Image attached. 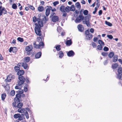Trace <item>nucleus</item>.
Instances as JSON below:
<instances>
[{
  "label": "nucleus",
  "mask_w": 122,
  "mask_h": 122,
  "mask_svg": "<svg viewBox=\"0 0 122 122\" xmlns=\"http://www.w3.org/2000/svg\"><path fill=\"white\" fill-rule=\"evenodd\" d=\"M24 71L23 70H20L17 73V74L19 76V81H18V84L19 86H21L23 84L25 81V79L22 75L24 74Z\"/></svg>",
  "instance_id": "1"
},
{
  "label": "nucleus",
  "mask_w": 122,
  "mask_h": 122,
  "mask_svg": "<svg viewBox=\"0 0 122 122\" xmlns=\"http://www.w3.org/2000/svg\"><path fill=\"white\" fill-rule=\"evenodd\" d=\"M21 97V95L20 94H17L15 96V97L14 98V102L12 103L13 106L14 107H16V103L20 102V98Z\"/></svg>",
  "instance_id": "2"
},
{
  "label": "nucleus",
  "mask_w": 122,
  "mask_h": 122,
  "mask_svg": "<svg viewBox=\"0 0 122 122\" xmlns=\"http://www.w3.org/2000/svg\"><path fill=\"white\" fill-rule=\"evenodd\" d=\"M83 11V9H82L80 11L79 15L76 18L75 21L76 23H79L83 20L84 18L82 14Z\"/></svg>",
  "instance_id": "3"
},
{
  "label": "nucleus",
  "mask_w": 122,
  "mask_h": 122,
  "mask_svg": "<svg viewBox=\"0 0 122 122\" xmlns=\"http://www.w3.org/2000/svg\"><path fill=\"white\" fill-rule=\"evenodd\" d=\"M36 42H34L33 46L36 49H40L43 48L44 46V43L43 41H41L39 43V44H37Z\"/></svg>",
  "instance_id": "4"
},
{
  "label": "nucleus",
  "mask_w": 122,
  "mask_h": 122,
  "mask_svg": "<svg viewBox=\"0 0 122 122\" xmlns=\"http://www.w3.org/2000/svg\"><path fill=\"white\" fill-rule=\"evenodd\" d=\"M35 25L36 26L35 27V32L36 34L39 36H41L42 35L41 32V28L39 27V25H37L36 23Z\"/></svg>",
  "instance_id": "5"
},
{
  "label": "nucleus",
  "mask_w": 122,
  "mask_h": 122,
  "mask_svg": "<svg viewBox=\"0 0 122 122\" xmlns=\"http://www.w3.org/2000/svg\"><path fill=\"white\" fill-rule=\"evenodd\" d=\"M33 46L32 45H29L26 46L25 48V50L26 54L28 55H30L33 52Z\"/></svg>",
  "instance_id": "6"
},
{
  "label": "nucleus",
  "mask_w": 122,
  "mask_h": 122,
  "mask_svg": "<svg viewBox=\"0 0 122 122\" xmlns=\"http://www.w3.org/2000/svg\"><path fill=\"white\" fill-rule=\"evenodd\" d=\"M15 78V76L14 75L11 74H10L7 76L5 81L6 82H10L12 80L14 79Z\"/></svg>",
  "instance_id": "7"
},
{
  "label": "nucleus",
  "mask_w": 122,
  "mask_h": 122,
  "mask_svg": "<svg viewBox=\"0 0 122 122\" xmlns=\"http://www.w3.org/2000/svg\"><path fill=\"white\" fill-rule=\"evenodd\" d=\"M2 6L1 5L0 6V16L2 15V14L5 15L7 13V11L4 7H2Z\"/></svg>",
  "instance_id": "8"
},
{
  "label": "nucleus",
  "mask_w": 122,
  "mask_h": 122,
  "mask_svg": "<svg viewBox=\"0 0 122 122\" xmlns=\"http://www.w3.org/2000/svg\"><path fill=\"white\" fill-rule=\"evenodd\" d=\"M118 73L117 74V78L119 79H120L122 76V68L121 67L119 68L118 69Z\"/></svg>",
  "instance_id": "9"
},
{
  "label": "nucleus",
  "mask_w": 122,
  "mask_h": 122,
  "mask_svg": "<svg viewBox=\"0 0 122 122\" xmlns=\"http://www.w3.org/2000/svg\"><path fill=\"white\" fill-rule=\"evenodd\" d=\"M46 7L47 8L46 10L45 15L47 17L50 14L51 10L52 9V7L50 6H47Z\"/></svg>",
  "instance_id": "10"
},
{
  "label": "nucleus",
  "mask_w": 122,
  "mask_h": 122,
  "mask_svg": "<svg viewBox=\"0 0 122 122\" xmlns=\"http://www.w3.org/2000/svg\"><path fill=\"white\" fill-rule=\"evenodd\" d=\"M17 66H22L25 69H26L28 67L27 64L26 63H19L17 64Z\"/></svg>",
  "instance_id": "11"
},
{
  "label": "nucleus",
  "mask_w": 122,
  "mask_h": 122,
  "mask_svg": "<svg viewBox=\"0 0 122 122\" xmlns=\"http://www.w3.org/2000/svg\"><path fill=\"white\" fill-rule=\"evenodd\" d=\"M17 51V49L16 47H11L9 49V52H11L12 51L13 53H15Z\"/></svg>",
  "instance_id": "12"
},
{
  "label": "nucleus",
  "mask_w": 122,
  "mask_h": 122,
  "mask_svg": "<svg viewBox=\"0 0 122 122\" xmlns=\"http://www.w3.org/2000/svg\"><path fill=\"white\" fill-rule=\"evenodd\" d=\"M37 21L38 22V23L36 24H37V25H39V27H41L43 26V23L41 19L38 18Z\"/></svg>",
  "instance_id": "13"
},
{
  "label": "nucleus",
  "mask_w": 122,
  "mask_h": 122,
  "mask_svg": "<svg viewBox=\"0 0 122 122\" xmlns=\"http://www.w3.org/2000/svg\"><path fill=\"white\" fill-rule=\"evenodd\" d=\"M74 54V52L72 50L69 51L67 53V55L69 57L73 56Z\"/></svg>",
  "instance_id": "14"
},
{
  "label": "nucleus",
  "mask_w": 122,
  "mask_h": 122,
  "mask_svg": "<svg viewBox=\"0 0 122 122\" xmlns=\"http://www.w3.org/2000/svg\"><path fill=\"white\" fill-rule=\"evenodd\" d=\"M77 28L79 31L80 32H82L84 30V28L82 25L79 24L78 25Z\"/></svg>",
  "instance_id": "15"
},
{
  "label": "nucleus",
  "mask_w": 122,
  "mask_h": 122,
  "mask_svg": "<svg viewBox=\"0 0 122 122\" xmlns=\"http://www.w3.org/2000/svg\"><path fill=\"white\" fill-rule=\"evenodd\" d=\"M51 19L53 22H55L58 20L59 18L57 16H54L52 17Z\"/></svg>",
  "instance_id": "16"
},
{
  "label": "nucleus",
  "mask_w": 122,
  "mask_h": 122,
  "mask_svg": "<svg viewBox=\"0 0 122 122\" xmlns=\"http://www.w3.org/2000/svg\"><path fill=\"white\" fill-rule=\"evenodd\" d=\"M21 117V116L20 115L19 113L15 114L14 116V118L15 119H17L19 118L18 120H22V119H20V118Z\"/></svg>",
  "instance_id": "17"
},
{
  "label": "nucleus",
  "mask_w": 122,
  "mask_h": 122,
  "mask_svg": "<svg viewBox=\"0 0 122 122\" xmlns=\"http://www.w3.org/2000/svg\"><path fill=\"white\" fill-rule=\"evenodd\" d=\"M83 22L84 24H86L87 26H90V23L89 21V20H87L86 19H85V21H83Z\"/></svg>",
  "instance_id": "18"
},
{
  "label": "nucleus",
  "mask_w": 122,
  "mask_h": 122,
  "mask_svg": "<svg viewBox=\"0 0 122 122\" xmlns=\"http://www.w3.org/2000/svg\"><path fill=\"white\" fill-rule=\"evenodd\" d=\"M41 55V52H37L35 55V58L38 59L40 58Z\"/></svg>",
  "instance_id": "19"
},
{
  "label": "nucleus",
  "mask_w": 122,
  "mask_h": 122,
  "mask_svg": "<svg viewBox=\"0 0 122 122\" xmlns=\"http://www.w3.org/2000/svg\"><path fill=\"white\" fill-rule=\"evenodd\" d=\"M30 57H25L24 59V61L25 63H28L30 61Z\"/></svg>",
  "instance_id": "20"
},
{
  "label": "nucleus",
  "mask_w": 122,
  "mask_h": 122,
  "mask_svg": "<svg viewBox=\"0 0 122 122\" xmlns=\"http://www.w3.org/2000/svg\"><path fill=\"white\" fill-rule=\"evenodd\" d=\"M37 10L39 12H41L44 10L45 9L44 7L42 6H39L38 7Z\"/></svg>",
  "instance_id": "21"
},
{
  "label": "nucleus",
  "mask_w": 122,
  "mask_h": 122,
  "mask_svg": "<svg viewBox=\"0 0 122 122\" xmlns=\"http://www.w3.org/2000/svg\"><path fill=\"white\" fill-rule=\"evenodd\" d=\"M6 97V93H4L1 95V99L2 101H4Z\"/></svg>",
  "instance_id": "22"
},
{
  "label": "nucleus",
  "mask_w": 122,
  "mask_h": 122,
  "mask_svg": "<svg viewBox=\"0 0 122 122\" xmlns=\"http://www.w3.org/2000/svg\"><path fill=\"white\" fill-rule=\"evenodd\" d=\"M86 37L87 40H90L93 37L92 35L91 34H90L86 36Z\"/></svg>",
  "instance_id": "23"
},
{
  "label": "nucleus",
  "mask_w": 122,
  "mask_h": 122,
  "mask_svg": "<svg viewBox=\"0 0 122 122\" xmlns=\"http://www.w3.org/2000/svg\"><path fill=\"white\" fill-rule=\"evenodd\" d=\"M118 66L117 63H115L112 65V67L113 69H115L117 68Z\"/></svg>",
  "instance_id": "24"
},
{
  "label": "nucleus",
  "mask_w": 122,
  "mask_h": 122,
  "mask_svg": "<svg viewBox=\"0 0 122 122\" xmlns=\"http://www.w3.org/2000/svg\"><path fill=\"white\" fill-rule=\"evenodd\" d=\"M118 56L117 55H115L113 58V61L114 62H116L118 60Z\"/></svg>",
  "instance_id": "25"
},
{
  "label": "nucleus",
  "mask_w": 122,
  "mask_h": 122,
  "mask_svg": "<svg viewBox=\"0 0 122 122\" xmlns=\"http://www.w3.org/2000/svg\"><path fill=\"white\" fill-rule=\"evenodd\" d=\"M114 56V53L113 52H111L109 53L108 54V56L110 58H112Z\"/></svg>",
  "instance_id": "26"
},
{
  "label": "nucleus",
  "mask_w": 122,
  "mask_h": 122,
  "mask_svg": "<svg viewBox=\"0 0 122 122\" xmlns=\"http://www.w3.org/2000/svg\"><path fill=\"white\" fill-rule=\"evenodd\" d=\"M76 7L79 9L80 10L81 8V6L79 2H77L75 4Z\"/></svg>",
  "instance_id": "27"
},
{
  "label": "nucleus",
  "mask_w": 122,
  "mask_h": 122,
  "mask_svg": "<svg viewBox=\"0 0 122 122\" xmlns=\"http://www.w3.org/2000/svg\"><path fill=\"white\" fill-rule=\"evenodd\" d=\"M72 43L71 41V40H67L66 41V44L67 46H69L71 45Z\"/></svg>",
  "instance_id": "28"
},
{
  "label": "nucleus",
  "mask_w": 122,
  "mask_h": 122,
  "mask_svg": "<svg viewBox=\"0 0 122 122\" xmlns=\"http://www.w3.org/2000/svg\"><path fill=\"white\" fill-rule=\"evenodd\" d=\"M20 66H15L14 69L15 71L16 72H17L19 71L20 70Z\"/></svg>",
  "instance_id": "29"
},
{
  "label": "nucleus",
  "mask_w": 122,
  "mask_h": 122,
  "mask_svg": "<svg viewBox=\"0 0 122 122\" xmlns=\"http://www.w3.org/2000/svg\"><path fill=\"white\" fill-rule=\"evenodd\" d=\"M65 6L63 5H62L60 7V10L61 12H63L65 11Z\"/></svg>",
  "instance_id": "30"
},
{
  "label": "nucleus",
  "mask_w": 122,
  "mask_h": 122,
  "mask_svg": "<svg viewBox=\"0 0 122 122\" xmlns=\"http://www.w3.org/2000/svg\"><path fill=\"white\" fill-rule=\"evenodd\" d=\"M25 110L23 108H20L18 110V112L20 113H22L24 112Z\"/></svg>",
  "instance_id": "31"
},
{
  "label": "nucleus",
  "mask_w": 122,
  "mask_h": 122,
  "mask_svg": "<svg viewBox=\"0 0 122 122\" xmlns=\"http://www.w3.org/2000/svg\"><path fill=\"white\" fill-rule=\"evenodd\" d=\"M23 106V104L21 102H19L18 103L16 106L18 108H20L22 107Z\"/></svg>",
  "instance_id": "32"
},
{
  "label": "nucleus",
  "mask_w": 122,
  "mask_h": 122,
  "mask_svg": "<svg viewBox=\"0 0 122 122\" xmlns=\"http://www.w3.org/2000/svg\"><path fill=\"white\" fill-rule=\"evenodd\" d=\"M27 5L32 10H35V8L33 5H31L29 4H28Z\"/></svg>",
  "instance_id": "33"
},
{
  "label": "nucleus",
  "mask_w": 122,
  "mask_h": 122,
  "mask_svg": "<svg viewBox=\"0 0 122 122\" xmlns=\"http://www.w3.org/2000/svg\"><path fill=\"white\" fill-rule=\"evenodd\" d=\"M75 8L74 5H72L70 7V10L71 11H74L75 10Z\"/></svg>",
  "instance_id": "34"
},
{
  "label": "nucleus",
  "mask_w": 122,
  "mask_h": 122,
  "mask_svg": "<svg viewBox=\"0 0 122 122\" xmlns=\"http://www.w3.org/2000/svg\"><path fill=\"white\" fill-rule=\"evenodd\" d=\"M65 10L67 12H69L70 10V7L68 6H67L65 8Z\"/></svg>",
  "instance_id": "35"
},
{
  "label": "nucleus",
  "mask_w": 122,
  "mask_h": 122,
  "mask_svg": "<svg viewBox=\"0 0 122 122\" xmlns=\"http://www.w3.org/2000/svg\"><path fill=\"white\" fill-rule=\"evenodd\" d=\"M15 94V91L14 90H12L10 92V95L12 96H14Z\"/></svg>",
  "instance_id": "36"
},
{
  "label": "nucleus",
  "mask_w": 122,
  "mask_h": 122,
  "mask_svg": "<svg viewBox=\"0 0 122 122\" xmlns=\"http://www.w3.org/2000/svg\"><path fill=\"white\" fill-rule=\"evenodd\" d=\"M99 44L100 45L102 46H104V43L101 40H99L98 41Z\"/></svg>",
  "instance_id": "37"
},
{
  "label": "nucleus",
  "mask_w": 122,
  "mask_h": 122,
  "mask_svg": "<svg viewBox=\"0 0 122 122\" xmlns=\"http://www.w3.org/2000/svg\"><path fill=\"white\" fill-rule=\"evenodd\" d=\"M59 57L60 58H61L64 56L63 53L61 51L59 52Z\"/></svg>",
  "instance_id": "38"
},
{
  "label": "nucleus",
  "mask_w": 122,
  "mask_h": 122,
  "mask_svg": "<svg viewBox=\"0 0 122 122\" xmlns=\"http://www.w3.org/2000/svg\"><path fill=\"white\" fill-rule=\"evenodd\" d=\"M61 46L60 45H58L56 47V49L57 51H60L61 50Z\"/></svg>",
  "instance_id": "39"
},
{
  "label": "nucleus",
  "mask_w": 122,
  "mask_h": 122,
  "mask_svg": "<svg viewBox=\"0 0 122 122\" xmlns=\"http://www.w3.org/2000/svg\"><path fill=\"white\" fill-rule=\"evenodd\" d=\"M105 23L106 25L109 26H111L112 25V24L111 23L107 21H105Z\"/></svg>",
  "instance_id": "40"
},
{
  "label": "nucleus",
  "mask_w": 122,
  "mask_h": 122,
  "mask_svg": "<svg viewBox=\"0 0 122 122\" xmlns=\"http://www.w3.org/2000/svg\"><path fill=\"white\" fill-rule=\"evenodd\" d=\"M17 40L19 41L22 42L24 41V39L23 38L20 37H19L17 38Z\"/></svg>",
  "instance_id": "41"
},
{
  "label": "nucleus",
  "mask_w": 122,
  "mask_h": 122,
  "mask_svg": "<svg viewBox=\"0 0 122 122\" xmlns=\"http://www.w3.org/2000/svg\"><path fill=\"white\" fill-rule=\"evenodd\" d=\"M12 8L13 9H16L17 8V6L15 4H13L12 5Z\"/></svg>",
  "instance_id": "42"
},
{
  "label": "nucleus",
  "mask_w": 122,
  "mask_h": 122,
  "mask_svg": "<svg viewBox=\"0 0 122 122\" xmlns=\"http://www.w3.org/2000/svg\"><path fill=\"white\" fill-rule=\"evenodd\" d=\"M28 86V85L27 84H26L25 85V86L24 87V90L25 92H26L28 90L27 87Z\"/></svg>",
  "instance_id": "43"
},
{
  "label": "nucleus",
  "mask_w": 122,
  "mask_h": 122,
  "mask_svg": "<svg viewBox=\"0 0 122 122\" xmlns=\"http://www.w3.org/2000/svg\"><path fill=\"white\" fill-rule=\"evenodd\" d=\"M36 40L37 42H38L39 43L40 42L42 41V39L41 37H37V38Z\"/></svg>",
  "instance_id": "44"
},
{
  "label": "nucleus",
  "mask_w": 122,
  "mask_h": 122,
  "mask_svg": "<svg viewBox=\"0 0 122 122\" xmlns=\"http://www.w3.org/2000/svg\"><path fill=\"white\" fill-rule=\"evenodd\" d=\"M102 47H103L101 45H98L97 47V49L99 50H102Z\"/></svg>",
  "instance_id": "45"
},
{
  "label": "nucleus",
  "mask_w": 122,
  "mask_h": 122,
  "mask_svg": "<svg viewBox=\"0 0 122 122\" xmlns=\"http://www.w3.org/2000/svg\"><path fill=\"white\" fill-rule=\"evenodd\" d=\"M101 54L104 56H106L108 55V53L107 52H103Z\"/></svg>",
  "instance_id": "46"
},
{
  "label": "nucleus",
  "mask_w": 122,
  "mask_h": 122,
  "mask_svg": "<svg viewBox=\"0 0 122 122\" xmlns=\"http://www.w3.org/2000/svg\"><path fill=\"white\" fill-rule=\"evenodd\" d=\"M83 13L84 15H86L88 14V12L87 10H85L83 11Z\"/></svg>",
  "instance_id": "47"
},
{
  "label": "nucleus",
  "mask_w": 122,
  "mask_h": 122,
  "mask_svg": "<svg viewBox=\"0 0 122 122\" xmlns=\"http://www.w3.org/2000/svg\"><path fill=\"white\" fill-rule=\"evenodd\" d=\"M25 115L27 119H28L29 118V115L27 112L25 111Z\"/></svg>",
  "instance_id": "48"
},
{
  "label": "nucleus",
  "mask_w": 122,
  "mask_h": 122,
  "mask_svg": "<svg viewBox=\"0 0 122 122\" xmlns=\"http://www.w3.org/2000/svg\"><path fill=\"white\" fill-rule=\"evenodd\" d=\"M62 12L63 13L62 15V16L64 17H66L67 15V14L66 12L65 11Z\"/></svg>",
  "instance_id": "49"
},
{
  "label": "nucleus",
  "mask_w": 122,
  "mask_h": 122,
  "mask_svg": "<svg viewBox=\"0 0 122 122\" xmlns=\"http://www.w3.org/2000/svg\"><path fill=\"white\" fill-rule=\"evenodd\" d=\"M37 19L36 16H34L33 18V21L34 22H36L37 21Z\"/></svg>",
  "instance_id": "50"
},
{
  "label": "nucleus",
  "mask_w": 122,
  "mask_h": 122,
  "mask_svg": "<svg viewBox=\"0 0 122 122\" xmlns=\"http://www.w3.org/2000/svg\"><path fill=\"white\" fill-rule=\"evenodd\" d=\"M61 28L60 27H58L57 28V30L59 32H61Z\"/></svg>",
  "instance_id": "51"
},
{
  "label": "nucleus",
  "mask_w": 122,
  "mask_h": 122,
  "mask_svg": "<svg viewBox=\"0 0 122 122\" xmlns=\"http://www.w3.org/2000/svg\"><path fill=\"white\" fill-rule=\"evenodd\" d=\"M103 50L106 51H107L109 50V48L105 46L103 48Z\"/></svg>",
  "instance_id": "52"
},
{
  "label": "nucleus",
  "mask_w": 122,
  "mask_h": 122,
  "mask_svg": "<svg viewBox=\"0 0 122 122\" xmlns=\"http://www.w3.org/2000/svg\"><path fill=\"white\" fill-rule=\"evenodd\" d=\"M92 45L93 47H96V44L95 43L92 42Z\"/></svg>",
  "instance_id": "53"
},
{
  "label": "nucleus",
  "mask_w": 122,
  "mask_h": 122,
  "mask_svg": "<svg viewBox=\"0 0 122 122\" xmlns=\"http://www.w3.org/2000/svg\"><path fill=\"white\" fill-rule=\"evenodd\" d=\"M107 37L109 39H112L113 38V37L112 35H107Z\"/></svg>",
  "instance_id": "54"
},
{
  "label": "nucleus",
  "mask_w": 122,
  "mask_h": 122,
  "mask_svg": "<svg viewBox=\"0 0 122 122\" xmlns=\"http://www.w3.org/2000/svg\"><path fill=\"white\" fill-rule=\"evenodd\" d=\"M59 3V1H57L54 2L53 3V4L54 6H55L57 5Z\"/></svg>",
  "instance_id": "55"
},
{
  "label": "nucleus",
  "mask_w": 122,
  "mask_h": 122,
  "mask_svg": "<svg viewBox=\"0 0 122 122\" xmlns=\"http://www.w3.org/2000/svg\"><path fill=\"white\" fill-rule=\"evenodd\" d=\"M90 34V33H89V31L88 30H87L85 31V34L86 36Z\"/></svg>",
  "instance_id": "56"
},
{
  "label": "nucleus",
  "mask_w": 122,
  "mask_h": 122,
  "mask_svg": "<svg viewBox=\"0 0 122 122\" xmlns=\"http://www.w3.org/2000/svg\"><path fill=\"white\" fill-rule=\"evenodd\" d=\"M23 92H24L23 90H19L18 91L19 93L18 94H20L21 95V94H22L23 93Z\"/></svg>",
  "instance_id": "57"
},
{
  "label": "nucleus",
  "mask_w": 122,
  "mask_h": 122,
  "mask_svg": "<svg viewBox=\"0 0 122 122\" xmlns=\"http://www.w3.org/2000/svg\"><path fill=\"white\" fill-rule=\"evenodd\" d=\"M97 7H95V10L93 12V14H95L96 12L97 11Z\"/></svg>",
  "instance_id": "58"
},
{
  "label": "nucleus",
  "mask_w": 122,
  "mask_h": 122,
  "mask_svg": "<svg viewBox=\"0 0 122 122\" xmlns=\"http://www.w3.org/2000/svg\"><path fill=\"white\" fill-rule=\"evenodd\" d=\"M16 40L15 39H13V41H12V42L11 43V44H16Z\"/></svg>",
  "instance_id": "59"
},
{
  "label": "nucleus",
  "mask_w": 122,
  "mask_h": 122,
  "mask_svg": "<svg viewBox=\"0 0 122 122\" xmlns=\"http://www.w3.org/2000/svg\"><path fill=\"white\" fill-rule=\"evenodd\" d=\"M51 10L52 12L55 11L56 10V9L55 8H52V9H51Z\"/></svg>",
  "instance_id": "60"
},
{
  "label": "nucleus",
  "mask_w": 122,
  "mask_h": 122,
  "mask_svg": "<svg viewBox=\"0 0 122 122\" xmlns=\"http://www.w3.org/2000/svg\"><path fill=\"white\" fill-rule=\"evenodd\" d=\"M90 32L92 33H93L94 31V30L93 29L91 28L90 30Z\"/></svg>",
  "instance_id": "61"
},
{
  "label": "nucleus",
  "mask_w": 122,
  "mask_h": 122,
  "mask_svg": "<svg viewBox=\"0 0 122 122\" xmlns=\"http://www.w3.org/2000/svg\"><path fill=\"white\" fill-rule=\"evenodd\" d=\"M102 10H100L98 12V14L99 15H100L102 14Z\"/></svg>",
  "instance_id": "62"
},
{
  "label": "nucleus",
  "mask_w": 122,
  "mask_h": 122,
  "mask_svg": "<svg viewBox=\"0 0 122 122\" xmlns=\"http://www.w3.org/2000/svg\"><path fill=\"white\" fill-rule=\"evenodd\" d=\"M3 58L2 57V55L0 54V60H3Z\"/></svg>",
  "instance_id": "63"
},
{
  "label": "nucleus",
  "mask_w": 122,
  "mask_h": 122,
  "mask_svg": "<svg viewBox=\"0 0 122 122\" xmlns=\"http://www.w3.org/2000/svg\"><path fill=\"white\" fill-rule=\"evenodd\" d=\"M118 61L121 64H122V60L121 59H119Z\"/></svg>",
  "instance_id": "64"
}]
</instances>
